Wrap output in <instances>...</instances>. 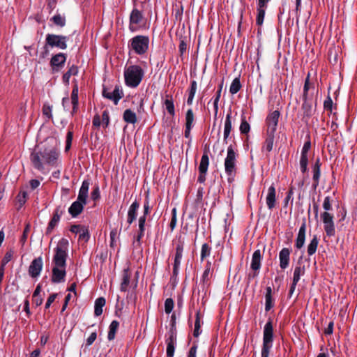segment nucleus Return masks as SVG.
<instances>
[{
  "mask_svg": "<svg viewBox=\"0 0 357 357\" xmlns=\"http://www.w3.org/2000/svg\"><path fill=\"white\" fill-rule=\"evenodd\" d=\"M200 327H201V324H200V314H199V312H197L196 313V319H195V329H194V332H193V335L195 337H198L200 333H201V331H200Z\"/></svg>",
  "mask_w": 357,
  "mask_h": 357,
  "instance_id": "obj_44",
  "label": "nucleus"
},
{
  "mask_svg": "<svg viewBox=\"0 0 357 357\" xmlns=\"http://www.w3.org/2000/svg\"><path fill=\"white\" fill-rule=\"evenodd\" d=\"M131 273L128 269H124L122 275V281L120 289L121 291H126L130 284Z\"/></svg>",
  "mask_w": 357,
  "mask_h": 357,
  "instance_id": "obj_25",
  "label": "nucleus"
},
{
  "mask_svg": "<svg viewBox=\"0 0 357 357\" xmlns=\"http://www.w3.org/2000/svg\"><path fill=\"white\" fill-rule=\"evenodd\" d=\"M313 172V185L317 188L319 183V178L321 175V171L319 168H312Z\"/></svg>",
  "mask_w": 357,
  "mask_h": 357,
  "instance_id": "obj_46",
  "label": "nucleus"
},
{
  "mask_svg": "<svg viewBox=\"0 0 357 357\" xmlns=\"http://www.w3.org/2000/svg\"><path fill=\"white\" fill-rule=\"evenodd\" d=\"M147 0H134V7L129 17V30L136 32L146 29V19L144 15Z\"/></svg>",
  "mask_w": 357,
  "mask_h": 357,
  "instance_id": "obj_3",
  "label": "nucleus"
},
{
  "mask_svg": "<svg viewBox=\"0 0 357 357\" xmlns=\"http://www.w3.org/2000/svg\"><path fill=\"white\" fill-rule=\"evenodd\" d=\"M280 115V112L278 110H275L267 116L266 120L267 125V133L275 134Z\"/></svg>",
  "mask_w": 357,
  "mask_h": 357,
  "instance_id": "obj_14",
  "label": "nucleus"
},
{
  "mask_svg": "<svg viewBox=\"0 0 357 357\" xmlns=\"http://www.w3.org/2000/svg\"><path fill=\"white\" fill-rule=\"evenodd\" d=\"M250 129V124L246 121L245 119L243 118L239 128L241 132L243 134H247L249 132Z\"/></svg>",
  "mask_w": 357,
  "mask_h": 357,
  "instance_id": "obj_50",
  "label": "nucleus"
},
{
  "mask_svg": "<svg viewBox=\"0 0 357 357\" xmlns=\"http://www.w3.org/2000/svg\"><path fill=\"white\" fill-rule=\"evenodd\" d=\"M323 208L324 211L321 213V220L324 224V231L328 236H334L335 235V227L334 223V216L330 213L333 209L331 199L329 196L324 198L323 202Z\"/></svg>",
  "mask_w": 357,
  "mask_h": 357,
  "instance_id": "obj_4",
  "label": "nucleus"
},
{
  "mask_svg": "<svg viewBox=\"0 0 357 357\" xmlns=\"http://www.w3.org/2000/svg\"><path fill=\"white\" fill-rule=\"evenodd\" d=\"M73 136V131L69 130L66 135V147H65L66 151H69L71 147Z\"/></svg>",
  "mask_w": 357,
  "mask_h": 357,
  "instance_id": "obj_53",
  "label": "nucleus"
},
{
  "mask_svg": "<svg viewBox=\"0 0 357 357\" xmlns=\"http://www.w3.org/2000/svg\"><path fill=\"white\" fill-rule=\"evenodd\" d=\"M324 109L329 111L331 113L333 112V102L329 95L327 96L326 99L324 102Z\"/></svg>",
  "mask_w": 357,
  "mask_h": 357,
  "instance_id": "obj_51",
  "label": "nucleus"
},
{
  "mask_svg": "<svg viewBox=\"0 0 357 357\" xmlns=\"http://www.w3.org/2000/svg\"><path fill=\"white\" fill-rule=\"evenodd\" d=\"M290 249L287 248H284L280 251L279 260L280 267L281 269L284 270L289 266L290 261Z\"/></svg>",
  "mask_w": 357,
  "mask_h": 357,
  "instance_id": "obj_17",
  "label": "nucleus"
},
{
  "mask_svg": "<svg viewBox=\"0 0 357 357\" xmlns=\"http://www.w3.org/2000/svg\"><path fill=\"white\" fill-rule=\"evenodd\" d=\"M305 271V266H297L295 267L294 271V276H293V281L295 282H298L300 280L301 276L303 275Z\"/></svg>",
  "mask_w": 357,
  "mask_h": 357,
  "instance_id": "obj_36",
  "label": "nucleus"
},
{
  "mask_svg": "<svg viewBox=\"0 0 357 357\" xmlns=\"http://www.w3.org/2000/svg\"><path fill=\"white\" fill-rule=\"evenodd\" d=\"M123 119L127 123L135 124L137 121V115L135 112L130 109H126L123 114Z\"/></svg>",
  "mask_w": 357,
  "mask_h": 357,
  "instance_id": "obj_26",
  "label": "nucleus"
},
{
  "mask_svg": "<svg viewBox=\"0 0 357 357\" xmlns=\"http://www.w3.org/2000/svg\"><path fill=\"white\" fill-rule=\"evenodd\" d=\"M27 192L25 191H21L17 195V201L20 203V206H22L26 201L27 198Z\"/></svg>",
  "mask_w": 357,
  "mask_h": 357,
  "instance_id": "obj_54",
  "label": "nucleus"
},
{
  "mask_svg": "<svg viewBox=\"0 0 357 357\" xmlns=\"http://www.w3.org/2000/svg\"><path fill=\"white\" fill-rule=\"evenodd\" d=\"M305 232L306 225L305 223L303 222L299 228L298 234L296 240V247L298 249H301L304 245L305 241Z\"/></svg>",
  "mask_w": 357,
  "mask_h": 357,
  "instance_id": "obj_23",
  "label": "nucleus"
},
{
  "mask_svg": "<svg viewBox=\"0 0 357 357\" xmlns=\"http://www.w3.org/2000/svg\"><path fill=\"white\" fill-rule=\"evenodd\" d=\"M232 129V116L231 112H229L227 114L225 124H224V132H231Z\"/></svg>",
  "mask_w": 357,
  "mask_h": 357,
  "instance_id": "obj_40",
  "label": "nucleus"
},
{
  "mask_svg": "<svg viewBox=\"0 0 357 357\" xmlns=\"http://www.w3.org/2000/svg\"><path fill=\"white\" fill-rule=\"evenodd\" d=\"M236 158L237 153L234 151L232 145L227 148V156L225 159V171L227 176V181L231 183L234 181L236 175Z\"/></svg>",
  "mask_w": 357,
  "mask_h": 357,
  "instance_id": "obj_7",
  "label": "nucleus"
},
{
  "mask_svg": "<svg viewBox=\"0 0 357 357\" xmlns=\"http://www.w3.org/2000/svg\"><path fill=\"white\" fill-rule=\"evenodd\" d=\"M69 243L66 238H61L54 250L53 257L54 266L51 280L54 283H61L65 281L66 275V259L68 257Z\"/></svg>",
  "mask_w": 357,
  "mask_h": 357,
  "instance_id": "obj_1",
  "label": "nucleus"
},
{
  "mask_svg": "<svg viewBox=\"0 0 357 357\" xmlns=\"http://www.w3.org/2000/svg\"><path fill=\"white\" fill-rule=\"evenodd\" d=\"M241 88V84L240 82V79L238 77H236L232 81V82L230 85L229 92L231 94H236V93H238L239 91Z\"/></svg>",
  "mask_w": 357,
  "mask_h": 357,
  "instance_id": "obj_39",
  "label": "nucleus"
},
{
  "mask_svg": "<svg viewBox=\"0 0 357 357\" xmlns=\"http://www.w3.org/2000/svg\"><path fill=\"white\" fill-rule=\"evenodd\" d=\"M91 197L93 200L96 201L100 197V189L98 185L93 188V191L91 193Z\"/></svg>",
  "mask_w": 357,
  "mask_h": 357,
  "instance_id": "obj_58",
  "label": "nucleus"
},
{
  "mask_svg": "<svg viewBox=\"0 0 357 357\" xmlns=\"http://www.w3.org/2000/svg\"><path fill=\"white\" fill-rule=\"evenodd\" d=\"M275 134L267 133V137L265 140L263 149L266 151L270 152L273 149Z\"/></svg>",
  "mask_w": 357,
  "mask_h": 357,
  "instance_id": "obj_35",
  "label": "nucleus"
},
{
  "mask_svg": "<svg viewBox=\"0 0 357 357\" xmlns=\"http://www.w3.org/2000/svg\"><path fill=\"white\" fill-rule=\"evenodd\" d=\"M123 92L119 86H116L112 91L107 88L103 87L102 96L112 100L114 105H117L119 100L123 97Z\"/></svg>",
  "mask_w": 357,
  "mask_h": 357,
  "instance_id": "obj_12",
  "label": "nucleus"
},
{
  "mask_svg": "<svg viewBox=\"0 0 357 357\" xmlns=\"http://www.w3.org/2000/svg\"><path fill=\"white\" fill-rule=\"evenodd\" d=\"M262 258V255L260 250H257L254 252L252 256V261L250 264V268L255 272H257L259 271L261 268V261ZM257 273H255V275H257Z\"/></svg>",
  "mask_w": 357,
  "mask_h": 357,
  "instance_id": "obj_20",
  "label": "nucleus"
},
{
  "mask_svg": "<svg viewBox=\"0 0 357 357\" xmlns=\"http://www.w3.org/2000/svg\"><path fill=\"white\" fill-rule=\"evenodd\" d=\"M119 321H117L116 320H114L112 321V323L110 324L109 327V332H108V335H107V338L109 340H112L114 339L116 331L119 328Z\"/></svg>",
  "mask_w": 357,
  "mask_h": 357,
  "instance_id": "obj_33",
  "label": "nucleus"
},
{
  "mask_svg": "<svg viewBox=\"0 0 357 357\" xmlns=\"http://www.w3.org/2000/svg\"><path fill=\"white\" fill-rule=\"evenodd\" d=\"M302 109L305 116L310 117L312 115V103L307 100V97L306 98H303Z\"/></svg>",
  "mask_w": 357,
  "mask_h": 357,
  "instance_id": "obj_34",
  "label": "nucleus"
},
{
  "mask_svg": "<svg viewBox=\"0 0 357 357\" xmlns=\"http://www.w3.org/2000/svg\"><path fill=\"white\" fill-rule=\"evenodd\" d=\"M43 266V259L41 257L34 259L29 267V273L32 278H37L40 274Z\"/></svg>",
  "mask_w": 357,
  "mask_h": 357,
  "instance_id": "obj_16",
  "label": "nucleus"
},
{
  "mask_svg": "<svg viewBox=\"0 0 357 357\" xmlns=\"http://www.w3.org/2000/svg\"><path fill=\"white\" fill-rule=\"evenodd\" d=\"M51 21L53 23L60 27H63L66 25V17L60 14H56L51 18Z\"/></svg>",
  "mask_w": 357,
  "mask_h": 357,
  "instance_id": "obj_38",
  "label": "nucleus"
},
{
  "mask_svg": "<svg viewBox=\"0 0 357 357\" xmlns=\"http://www.w3.org/2000/svg\"><path fill=\"white\" fill-rule=\"evenodd\" d=\"M211 248L207 243H204L201 249L200 258L203 261L205 258L208 257L211 255Z\"/></svg>",
  "mask_w": 357,
  "mask_h": 357,
  "instance_id": "obj_43",
  "label": "nucleus"
},
{
  "mask_svg": "<svg viewBox=\"0 0 357 357\" xmlns=\"http://www.w3.org/2000/svg\"><path fill=\"white\" fill-rule=\"evenodd\" d=\"M70 100L73 105L72 114H74L78 109V87L77 86L73 89Z\"/></svg>",
  "mask_w": 357,
  "mask_h": 357,
  "instance_id": "obj_27",
  "label": "nucleus"
},
{
  "mask_svg": "<svg viewBox=\"0 0 357 357\" xmlns=\"http://www.w3.org/2000/svg\"><path fill=\"white\" fill-rule=\"evenodd\" d=\"M197 346L193 345L189 350L187 357H196Z\"/></svg>",
  "mask_w": 357,
  "mask_h": 357,
  "instance_id": "obj_64",
  "label": "nucleus"
},
{
  "mask_svg": "<svg viewBox=\"0 0 357 357\" xmlns=\"http://www.w3.org/2000/svg\"><path fill=\"white\" fill-rule=\"evenodd\" d=\"M57 296V294H51L45 303V308L47 309L50 307L51 304L54 301L55 298Z\"/></svg>",
  "mask_w": 357,
  "mask_h": 357,
  "instance_id": "obj_63",
  "label": "nucleus"
},
{
  "mask_svg": "<svg viewBox=\"0 0 357 357\" xmlns=\"http://www.w3.org/2000/svg\"><path fill=\"white\" fill-rule=\"evenodd\" d=\"M139 208V204L137 201H135L129 207L128 211L127 223L128 226L126 229H128L130 225L136 220L137 212Z\"/></svg>",
  "mask_w": 357,
  "mask_h": 357,
  "instance_id": "obj_19",
  "label": "nucleus"
},
{
  "mask_svg": "<svg viewBox=\"0 0 357 357\" xmlns=\"http://www.w3.org/2000/svg\"><path fill=\"white\" fill-rule=\"evenodd\" d=\"M273 342V328L272 321L269 320L264 326L263 331V344L261 357H268Z\"/></svg>",
  "mask_w": 357,
  "mask_h": 357,
  "instance_id": "obj_9",
  "label": "nucleus"
},
{
  "mask_svg": "<svg viewBox=\"0 0 357 357\" xmlns=\"http://www.w3.org/2000/svg\"><path fill=\"white\" fill-rule=\"evenodd\" d=\"M187 50V43L184 40H181L178 45V51L183 55Z\"/></svg>",
  "mask_w": 357,
  "mask_h": 357,
  "instance_id": "obj_60",
  "label": "nucleus"
},
{
  "mask_svg": "<svg viewBox=\"0 0 357 357\" xmlns=\"http://www.w3.org/2000/svg\"><path fill=\"white\" fill-rule=\"evenodd\" d=\"M212 277V271H211V262L207 261L204 271L202 276V282L204 286H208L210 284V280Z\"/></svg>",
  "mask_w": 357,
  "mask_h": 357,
  "instance_id": "obj_24",
  "label": "nucleus"
},
{
  "mask_svg": "<svg viewBox=\"0 0 357 357\" xmlns=\"http://www.w3.org/2000/svg\"><path fill=\"white\" fill-rule=\"evenodd\" d=\"M209 165V158L207 153H204L202 156L200 164L199 166V175L197 181L200 183H204L206 178V174Z\"/></svg>",
  "mask_w": 357,
  "mask_h": 357,
  "instance_id": "obj_15",
  "label": "nucleus"
},
{
  "mask_svg": "<svg viewBox=\"0 0 357 357\" xmlns=\"http://www.w3.org/2000/svg\"><path fill=\"white\" fill-rule=\"evenodd\" d=\"M89 185L88 180L82 182L77 200L68 208V213L72 217L75 218L82 212L84 206L86 204Z\"/></svg>",
  "mask_w": 357,
  "mask_h": 357,
  "instance_id": "obj_5",
  "label": "nucleus"
},
{
  "mask_svg": "<svg viewBox=\"0 0 357 357\" xmlns=\"http://www.w3.org/2000/svg\"><path fill=\"white\" fill-rule=\"evenodd\" d=\"M102 122L103 126L106 128L109 123V116L107 110H105L102 114Z\"/></svg>",
  "mask_w": 357,
  "mask_h": 357,
  "instance_id": "obj_56",
  "label": "nucleus"
},
{
  "mask_svg": "<svg viewBox=\"0 0 357 357\" xmlns=\"http://www.w3.org/2000/svg\"><path fill=\"white\" fill-rule=\"evenodd\" d=\"M257 15L256 19V23L257 25H262L265 17L266 8L257 7Z\"/></svg>",
  "mask_w": 357,
  "mask_h": 357,
  "instance_id": "obj_42",
  "label": "nucleus"
},
{
  "mask_svg": "<svg viewBox=\"0 0 357 357\" xmlns=\"http://www.w3.org/2000/svg\"><path fill=\"white\" fill-rule=\"evenodd\" d=\"M90 238L89 229L86 227L84 226L79 234V240L87 242Z\"/></svg>",
  "mask_w": 357,
  "mask_h": 357,
  "instance_id": "obj_45",
  "label": "nucleus"
},
{
  "mask_svg": "<svg viewBox=\"0 0 357 357\" xmlns=\"http://www.w3.org/2000/svg\"><path fill=\"white\" fill-rule=\"evenodd\" d=\"M308 157L307 155H301L300 158V167L303 173H305L307 169Z\"/></svg>",
  "mask_w": 357,
  "mask_h": 357,
  "instance_id": "obj_48",
  "label": "nucleus"
},
{
  "mask_svg": "<svg viewBox=\"0 0 357 357\" xmlns=\"http://www.w3.org/2000/svg\"><path fill=\"white\" fill-rule=\"evenodd\" d=\"M58 157L59 151L56 149L45 148L43 150L33 151L30 160L35 169L44 172L45 165H54Z\"/></svg>",
  "mask_w": 357,
  "mask_h": 357,
  "instance_id": "obj_2",
  "label": "nucleus"
},
{
  "mask_svg": "<svg viewBox=\"0 0 357 357\" xmlns=\"http://www.w3.org/2000/svg\"><path fill=\"white\" fill-rule=\"evenodd\" d=\"M311 148V143L310 141L305 142L301 151L302 155H307V153Z\"/></svg>",
  "mask_w": 357,
  "mask_h": 357,
  "instance_id": "obj_59",
  "label": "nucleus"
},
{
  "mask_svg": "<svg viewBox=\"0 0 357 357\" xmlns=\"http://www.w3.org/2000/svg\"><path fill=\"white\" fill-rule=\"evenodd\" d=\"M319 244V239L317 236L315 235L313 236L312 240L310 241V243H309L307 246V254L309 256H311L314 255L317 249V246Z\"/></svg>",
  "mask_w": 357,
  "mask_h": 357,
  "instance_id": "obj_32",
  "label": "nucleus"
},
{
  "mask_svg": "<svg viewBox=\"0 0 357 357\" xmlns=\"http://www.w3.org/2000/svg\"><path fill=\"white\" fill-rule=\"evenodd\" d=\"M197 82L195 80L191 81L190 86L188 90V97L187 99V104L188 105H191L192 104L193 99H194L195 95L197 91Z\"/></svg>",
  "mask_w": 357,
  "mask_h": 357,
  "instance_id": "obj_29",
  "label": "nucleus"
},
{
  "mask_svg": "<svg viewBox=\"0 0 357 357\" xmlns=\"http://www.w3.org/2000/svg\"><path fill=\"white\" fill-rule=\"evenodd\" d=\"M43 114L48 119L52 118V107L49 105L45 104L43 107Z\"/></svg>",
  "mask_w": 357,
  "mask_h": 357,
  "instance_id": "obj_55",
  "label": "nucleus"
},
{
  "mask_svg": "<svg viewBox=\"0 0 357 357\" xmlns=\"http://www.w3.org/2000/svg\"><path fill=\"white\" fill-rule=\"evenodd\" d=\"M310 89V75H308L305 80V84L303 87V98L307 97V92Z\"/></svg>",
  "mask_w": 357,
  "mask_h": 357,
  "instance_id": "obj_57",
  "label": "nucleus"
},
{
  "mask_svg": "<svg viewBox=\"0 0 357 357\" xmlns=\"http://www.w3.org/2000/svg\"><path fill=\"white\" fill-rule=\"evenodd\" d=\"M174 306V302L172 298H167L165 301V311L167 314L172 312Z\"/></svg>",
  "mask_w": 357,
  "mask_h": 357,
  "instance_id": "obj_49",
  "label": "nucleus"
},
{
  "mask_svg": "<svg viewBox=\"0 0 357 357\" xmlns=\"http://www.w3.org/2000/svg\"><path fill=\"white\" fill-rule=\"evenodd\" d=\"M68 37L62 35L47 34L46 36V43L52 47H57L61 50L67 48V40Z\"/></svg>",
  "mask_w": 357,
  "mask_h": 357,
  "instance_id": "obj_11",
  "label": "nucleus"
},
{
  "mask_svg": "<svg viewBox=\"0 0 357 357\" xmlns=\"http://www.w3.org/2000/svg\"><path fill=\"white\" fill-rule=\"evenodd\" d=\"M266 293L265 295V310L268 312L273 307V300L272 298V289L271 287H267Z\"/></svg>",
  "mask_w": 357,
  "mask_h": 357,
  "instance_id": "obj_28",
  "label": "nucleus"
},
{
  "mask_svg": "<svg viewBox=\"0 0 357 357\" xmlns=\"http://www.w3.org/2000/svg\"><path fill=\"white\" fill-rule=\"evenodd\" d=\"M62 215V211H59V208H56L54 213L53 217L51 219L50 222L48 224V226L47 227L46 234H50L54 228L59 223L61 216Z\"/></svg>",
  "mask_w": 357,
  "mask_h": 357,
  "instance_id": "obj_21",
  "label": "nucleus"
},
{
  "mask_svg": "<svg viewBox=\"0 0 357 357\" xmlns=\"http://www.w3.org/2000/svg\"><path fill=\"white\" fill-rule=\"evenodd\" d=\"M276 191L274 183H273L267 191V195L266 197V202L268 209L272 210L275 206L276 204Z\"/></svg>",
  "mask_w": 357,
  "mask_h": 357,
  "instance_id": "obj_18",
  "label": "nucleus"
},
{
  "mask_svg": "<svg viewBox=\"0 0 357 357\" xmlns=\"http://www.w3.org/2000/svg\"><path fill=\"white\" fill-rule=\"evenodd\" d=\"M184 249V241L179 240L176 245V253L173 267V276L176 277L178 274V270L183 257V252Z\"/></svg>",
  "mask_w": 357,
  "mask_h": 357,
  "instance_id": "obj_13",
  "label": "nucleus"
},
{
  "mask_svg": "<svg viewBox=\"0 0 357 357\" xmlns=\"http://www.w3.org/2000/svg\"><path fill=\"white\" fill-rule=\"evenodd\" d=\"M144 76V71L138 65H131L124 70L126 84L131 88H136L139 85Z\"/></svg>",
  "mask_w": 357,
  "mask_h": 357,
  "instance_id": "obj_6",
  "label": "nucleus"
},
{
  "mask_svg": "<svg viewBox=\"0 0 357 357\" xmlns=\"http://www.w3.org/2000/svg\"><path fill=\"white\" fill-rule=\"evenodd\" d=\"M66 56L63 53H59L53 56L50 61V63L53 70H54L56 67L63 66L66 62Z\"/></svg>",
  "mask_w": 357,
  "mask_h": 357,
  "instance_id": "obj_22",
  "label": "nucleus"
},
{
  "mask_svg": "<svg viewBox=\"0 0 357 357\" xmlns=\"http://www.w3.org/2000/svg\"><path fill=\"white\" fill-rule=\"evenodd\" d=\"M144 231H145V224H139V231L137 236L136 237V242L137 243H140V241L142 238L144 236Z\"/></svg>",
  "mask_w": 357,
  "mask_h": 357,
  "instance_id": "obj_52",
  "label": "nucleus"
},
{
  "mask_svg": "<svg viewBox=\"0 0 357 357\" xmlns=\"http://www.w3.org/2000/svg\"><path fill=\"white\" fill-rule=\"evenodd\" d=\"M149 47V37L144 35H137L132 38L128 42V47L136 54H146Z\"/></svg>",
  "mask_w": 357,
  "mask_h": 357,
  "instance_id": "obj_8",
  "label": "nucleus"
},
{
  "mask_svg": "<svg viewBox=\"0 0 357 357\" xmlns=\"http://www.w3.org/2000/svg\"><path fill=\"white\" fill-rule=\"evenodd\" d=\"M14 251L12 249L8 250L1 260V265H2V266H5L12 259Z\"/></svg>",
  "mask_w": 357,
  "mask_h": 357,
  "instance_id": "obj_47",
  "label": "nucleus"
},
{
  "mask_svg": "<svg viewBox=\"0 0 357 357\" xmlns=\"http://www.w3.org/2000/svg\"><path fill=\"white\" fill-rule=\"evenodd\" d=\"M97 337V333L96 332H93L89 337L86 339V345L90 346L91 345L94 341L96 340Z\"/></svg>",
  "mask_w": 357,
  "mask_h": 357,
  "instance_id": "obj_62",
  "label": "nucleus"
},
{
  "mask_svg": "<svg viewBox=\"0 0 357 357\" xmlns=\"http://www.w3.org/2000/svg\"><path fill=\"white\" fill-rule=\"evenodd\" d=\"M174 318L175 316L172 315V324L168 332V338L166 340L167 357H174L175 346L176 344V330L175 327Z\"/></svg>",
  "mask_w": 357,
  "mask_h": 357,
  "instance_id": "obj_10",
  "label": "nucleus"
},
{
  "mask_svg": "<svg viewBox=\"0 0 357 357\" xmlns=\"http://www.w3.org/2000/svg\"><path fill=\"white\" fill-rule=\"evenodd\" d=\"M164 104L165 105V108L167 111V112L171 116L175 115V109H174V105L173 101V98L172 96L166 95V99L164 102Z\"/></svg>",
  "mask_w": 357,
  "mask_h": 357,
  "instance_id": "obj_30",
  "label": "nucleus"
},
{
  "mask_svg": "<svg viewBox=\"0 0 357 357\" xmlns=\"http://www.w3.org/2000/svg\"><path fill=\"white\" fill-rule=\"evenodd\" d=\"M78 73V68L73 65L63 75V80L64 82L68 83L69 82V79L72 75H75Z\"/></svg>",
  "mask_w": 357,
  "mask_h": 357,
  "instance_id": "obj_37",
  "label": "nucleus"
},
{
  "mask_svg": "<svg viewBox=\"0 0 357 357\" xmlns=\"http://www.w3.org/2000/svg\"><path fill=\"white\" fill-rule=\"evenodd\" d=\"M176 225V208H174L172 210V218L170 225H169L172 230H173L175 228Z\"/></svg>",
  "mask_w": 357,
  "mask_h": 357,
  "instance_id": "obj_61",
  "label": "nucleus"
},
{
  "mask_svg": "<svg viewBox=\"0 0 357 357\" xmlns=\"http://www.w3.org/2000/svg\"><path fill=\"white\" fill-rule=\"evenodd\" d=\"M105 305V299L103 297L97 298L95 301L94 314L96 316H100L102 313V307Z\"/></svg>",
  "mask_w": 357,
  "mask_h": 357,
  "instance_id": "obj_31",
  "label": "nucleus"
},
{
  "mask_svg": "<svg viewBox=\"0 0 357 357\" xmlns=\"http://www.w3.org/2000/svg\"><path fill=\"white\" fill-rule=\"evenodd\" d=\"M195 116L192 109H188L185 114V126L193 127Z\"/></svg>",
  "mask_w": 357,
  "mask_h": 357,
  "instance_id": "obj_41",
  "label": "nucleus"
}]
</instances>
